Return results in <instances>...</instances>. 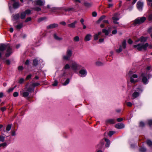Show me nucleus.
I'll use <instances>...</instances> for the list:
<instances>
[{
    "mask_svg": "<svg viewBox=\"0 0 152 152\" xmlns=\"http://www.w3.org/2000/svg\"><path fill=\"white\" fill-rule=\"evenodd\" d=\"M147 39L146 37L142 36L140 38L137 39L135 41L136 43L139 41L140 42V43L134 45L133 47L135 49L139 51L143 50H146L148 46V44L147 43L145 44H144V43L146 41Z\"/></svg>",
    "mask_w": 152,
    "mask_h": 152,
    "instance_id": "obj_1",
    "label": "nucleus"
},
{
    "mask_svg": "<svg viewBox=\"0 0 152 152\" xmlns=\"http://www.w3.org/2000/svg\"><path fill=\"white\" fill-rule=\"evenodd\" d=\"M70 65L71 68L75 72L77 71L81 68V66L75 61H71Z\"/></svg>",
    "mask_w": 152,
    "mask_h": 152,
    "instance_id": "obj_2",
    "label": "nucleus"
},
{
    "mask_svg": "<svg viewBox=\"0 0 152 152\" xmlns=\"http://www.w3.org/2000/svg\"><path fill=\"white\" fill-rule=\"evenodd\" d=\"M151 76L146 72H144L142 74L141 77L142 82L145 84L148 83V79H149Z\"/></svg>",
    "mask_w": 152,
    "mask_h": 152,
    "instance_id": "obj_3",
    "label": "nucleus"
},
{
    "mask_svg": "<svg viewBox=\"0 0 152 152\" xmlns=\"http://www.w3.org/2000/svg\"><path fill=\"white\" fill-rule=\"evenodd\" d=\"M146 20V18L144 17H139L136 19L134 21V24H140L144 22Z\"/></svg>",
    "mask_w": 152,
    "mask_h": 152,
    "instance_id": "obj_4",
    "label": "nucleus"
},
{
    "mask_svg": "<svg viewBox=\"0 0 152 152\" xmlns=\"http://www.w3.org/2000/svg\"><path fill=\"white\" fill-rule=\"evenodd\" d=\"M72 54V50L70 49H68L66 52V55L64 56L63 58L64 59L68 60L71 56Z\"/></svg>",
    "mask_w": 152,
    "mask_h": 152,
    "instance_id": "obj_5",
    "label": "nucleus"
},
{
    "mask_svg": "<svg viewBox=\"0 0 152 152\" xmlns=\"http://www.w3.org/2000/svg\"><path fill=\"white\" fill-rule=\"evenodd\" d=\"M126 47V41H124L122 43V45L120 46L118 49L116 50V51L117 53H119L121 52L123 49H125Z\"/></svg>",
    "mask_w": 152,
    "mask_h": 152,
    "instance_id": "obj_6",
    "label": "nucleus"
},
{
    "mask_svg": "<svg viewBox=\"0 0 152 152\" xmlns=\"http://www.w3.org/2000/svg\"><path fill=\"white\" fill-rule=\"evenodd\" d=\"M87 73L86 70V69H83L80 70L79 75L81 77H83L86 76Z\"/></svg>",
    "mask_w": 152,
    "mask_h": 152,
    "instance_id": "obj_7",
    "label": "nucleus"
},
{
    "mask_svg": "<svg viewBox=\"0 0 152 152\" xmlns=\"http://www.w3.org/2000/svg\"><path fill=\"white\" fill-rule=\"evenodd\" d=\"M6 48H7V50L6 53L5 54V56L6 57H8L12 53V51L11 48L9 45H8Z\"/></svg>",
    "mask_w": 152,
    "mask_h": 152,
    "instance_id": "obj_8",
    "label": "nucleus"
},
{
    "mask_svg": "<svg viewBox=\"0 0 152 152\" xmlns=\"http://www.w3.org/2000/svg\"><path fill=\"white\" fill-rule=\"evenodd\" d=\"M143 5V3L140 1H138L137 4V7L139 11H141Z\"/></svg>",
    "mask_w": 152,
    "mask_h": 152,
    "instance_id": "obj_9",
    "label": "nucleus"
},
{
    "mask_svg": "<svg viewBox=\"0 0 152 152\" xmlns=\"http://www.w3.org/2000/svg\"><path fill=\"white\" fill-rule=\"evenodd\" d=\"M35 4L39 6L43 5L45 4L44 0H36L34 1Z\"/></svg>",
    "mask_w": 152,
    "mask_h": 152,
    "instance_id": "obj_10",
    "label": "nucleus"
},
{
    "mask_svg": "<svg viewBox=\"0 0 152 152\" xmlns=\"http://www.w3.org/2000/svg\"><path fill=\"white\" fill-rule=\"evenodd\" d=\"M137 75L136 74H133L130 77V82L132 83H135L137 81L136 79H135V78H137Z\"/></svg>",
    "mask_w": 152,
    "mask_h": 152,
    "instance_id": "obj_11",
    "label": "nucleus"
},
{
    "mask_svg": "<svg viewBox=\"0 0 152 152\" xmlns=\"http://www.w3.org/2000/svg\"><path fill=\"white\" fill-rule=\"evenodd\" d=\"M8 45H6L4 44H0V52L3 51L7 47ZM1 56V53L0 52V57Z\"/></svg>",
    "mask_w": 152,
    "mask_h": 152,
    "instance_id": "obj_12",
    "label": "nucleus"
},
{
    "mask_svg": "<svg viewBox=\"0 0 152 152\" xmlns=\"http://www.w3.org/2000/svg\"><path fill=\"white\" fill-rule=\"evenodd\" d=\"M118 15L117 14H115L114 15V16L112 18V19L113 20V22L114 23L118 24V22L117 21L119 20V18L118 17H115L116 15Z\"/></svg>",
    "mask_w": 152,
    "mask_h": 152,
    "instance_id": "obj_13",
    "label": "nucleus"
},
{
    "mask_svg": "<svg viewBox=\"0 0 152 152\" xmlns=\"http://www.w3.org/2000/svg\"><path fill=\"white\" fill-rule=\"evenodd\" d=\"M91 37L92 36L91 34H87L85 37L84 40L85 41H89L91 40Z\"/></svg>",
    "mask_w": 152,
    "mask_h": 152,
    "instance_id": "obj_14",
    "label": "nucleus"
},
{
    "mask_svg": "<svg viewBox=\"0 0 152 152\" xmlns=\"http://www.w3.org/2000/svg\"><path fill=\"white\" fill-rule=\"evenodd\" d=\"M13 2H14L13 4V7L15 8H17L19 6V2L18 1L16 2H15V0H11Z\"/></svg>",
    "mask_w": 152,
    "mask_h": 152,
    "instance_id": "obj_15",
    "label": "nucleus"
},
{
    "mask_svg": "<svg viewBox=\"0 0 152 152\" xmlns=\"http://www.w3.org/2000/svg\"><path fill=\"white\" fill-rule=\"evenodd\" d=\"M115 127V128L118 129H122L124 127V124H116Z\"/></svg>",
    "mask_w": 152,
    "mask_h": 152,
    "instance_id": "obj_16",
    "label": "nucleus"
},
{
    "mask_svg": "<svg viewBox=\"0 0 152 152\" xmlns=\"http://www.w3.org/2000/svg\"><path fill=\"white\" fill-rule=\"evenodd\" d=\"M58 26V25L57 24L53 23L50 25L47 26V28H55Z\"/></svg>",
    "mask_w": 152,
    "mask_h": 152,
    "instance_id": "obj_17",
    "label": "nucleus"
},
{
    "mask_svg": "<svg viewBox=\"0 0 152 152\" xmlns=\"http://www.w3.org/2000/svg\"><path fill=\"white\" fill-rule=\"evenodd\" d=\"M102 33L101 32L99 31L98 33L97 34H95L94 36V39L95 40H97L98 39V36L99 35L101 34Z\"/></svg>",
    "mask_w": 152,
    "mask_h": 152,
    "instance_id": "obj_18",
    "label": "nucleus"
},
{
    "mask_svg": "<svg viewBox=\"0 0 152 152\" xmlns=\"http://www.w3.org/2000/svg\"><path fill=\"white\" fill-rule=\"evenodd\" d=\"M77 22L75 21L74 22L68 25V27L72 28H74L75 27V25L77 23Z\"/></svg>",
    "mask_w": 152,
    "mask_h": 152,
    "instance_id": "obj_19",
    "label": "nucleus"
},
{
    "mask_svg": "<svg viewBox=\"0 0 152 152\" xmlns=\"http://www.w3.org/2000/svg\"><path fill=\"white\" fill-rule=\"evenodd\" d=\"M139 95V94L137 92H134L132 94V97L134 99L137 97Z\"/></svg>",
    "mask_w": 152,
    "mask_h": 152,
    "instance_id": "obj_20",
    "label": "nucleus"
},
{
    "mask_svg": "<svg viewBox=\"0 0 152 152\" xmlns=\"http://www.w3.org/2000/svg\"><path fill=\"white\" fill-rule=\"evenodd\" d=\"M84 5L86 7H89L91 6L92 4L91 3L85 2L84 3Z\"/></svg>",
    "mask_w": 152,
    "mask_h": 152,
    "instance_id": "obj_21",
    "label": "nucleus"
},
{
    "mask_svg": "<svg viewBox=\"0 0 152 152\" xmlns=\"http://www.w3.org/2000/svg\"><path fill=\"white\" fill-rule=\"evenodd\" d=\"M20 93L22 94V95L24 97H27L29 95V93L27 91H25L23 92V93L22 94L21 92V91H20Z\"/></svg>",
    "mask_w": 152,
    "mask_h": 152,
    "instance_id": "obj_22",
    "label": "nucleus"
},
{
    "mask_svg": "<svg viewBox=\"0 0 152 152\" xmlns=\"http://www.w3.org/2000/svg\"><path fill=\"white\" fill-rule=\"evenodd\" d=\"M105 140L106 142V144L105 146L106 147H108L110 145V141L109 140L107 139H105Z\"/></svg>",
    "mask_w": 152,
    "mask_h": 152,
    "instance_id": "obj_23",
    "label": "nucleus"
},
{
    "mask_svg": "<svg viewBox=\"0 0 152 152\" xmlns=\"http://www.w3.org/2000/svg\"><path fill=\"white\" fill-rule=\"evenodd\" d=\"M26 15L24 12H22L20 16V18L21 19H24L25 18Z\"/></svg>",
    "mask_w": 152,
    "mask_h": 152,
    "instance_id": "obj_24",
    "label": "nucleus"
},
{
    "mask_svg": "<svg viewBox=\"0 0 152 152\" xmlns=\"http://www.w3.org/2000/svg\"><path fill=\"white\" fill-rule=\"evenodd\" d=\"M54 37L55 39L57 40H62V38L58 37L56 34L54 35Z\"/></svg>",
    "mask_w": 152,
    "mask_h": 152,
    "instance_id": "obj_25",
    "label": "nucleus"
},
{
    "mask_svg": "<svg viewBox=\"0 0 152 152\" xmlns=\"http://www.w3.org/2000/svg\"><path fill=\"white\" fill-rule=\"evenodd\" d=\"M102 32L103 33H104L106 35H108L109 34L108 31L105 29L102 30Z\"/></svg>",
    "mask_w": 152,
    "mask_h": 152,
    "instance_id": "obj_26",
    "label": "nucleus"
},
{
    "mask_svg": "<svg viewBox=\"0 0 152 152\" xmlns=\"http://www.w3.org/2000/svg\"><path fill=\"white\" fill-rule=\"evenodd\" d=\"M71 68V65L70 66L68 64H66L64 67V69H69Z\"/></svg>",
    "mask_w": 152,
    "mask_h": 152,
    "instance_id": "obj_27",
    "label": "nucleus"
},
{
    "mask_svg": "<svg viewBox=\"0 0 152 152\" xmlns=\"http://www.w3.org/2000/svg\"><path fill=\"white\" fill-rule=\"evenodd\" d=\"M38 64V60L35 59H34L33 61V64L34 66H36Z\"/></svg>",
    "mask_w": 152,
    "mask_h": 152,
    "instance_id": "obj_28",
    "label": "nucleus"
},
{
    "mask_svg": "<svg viewBox=\"0 0 152 152\" xmlns=\"http://www.w3.org/2000/svg\"><path fill=\"white\" fill-rule=\"evenodd\" d=\"M107 122L111 124H113L115 123V121L114 120L111 119L107 120Z\"/></svg>",
    "mask_w": 152,
    "mask_h": 152,
    "instance_id": "obj_29",
    "label": "nucleus"
},
{
    "mask_svg": "<svg viewBox=\"0 0 152 152\" xmlns=\"http://www.w3.org/2000/svg\"><path fill=\"white\" fill-rule=\"evenodd\" d=\"M23 27V24H19L16 26V28L18 29H20Z\"/></svg>",
    "mask_w": 152,
    "mask_h": 152,
    "instance_id": "obj_30",
    "label": "nucleus"
},
{
    "mask_svg": "<svg viewBox=\"0 0 152 152\" xmlns=\"http://www.w3.org/2000/svg\"><path fill=\"white\" fill-rule=\"evenodd\" d=\"M74 40L75 42H78L79 40V38L78 36H77L74 38Z\"/></svg>",
    "mask_w": 152,
    "mask_h": 152,
    "instance_id": "obj_31",
    "label": "nucleus"
},
{
    "mask_svg": "<svg viewBox=\"0 0 152 152\" xmlns=\"http://www.w3.org/2000/svg\"><path fill=\"white\" fill-rule=\"evenodd\" d=\"M28 91L29 92H32L34 91V88L30 87L28 89Z\"/></svg>",
    "mask_w": 152,
    "mask_h": 152,
    "instance_id": "obj_32",
    "label": "nucleus"
},
{
    "mask_svg": "<svg viewBox=\"0 0 152 152\" xmlns=\"http://www.w3.org/2000/svg\"><path fill=\"white\" fill-rule=\"evenodd\" d=\"M11 126L10 125H7V126L6 128V130L8 131H9L11 129Z\"/></svg>",
    "mask_w": 152,
    "mask_h": 152,
    "instance_id": "obj_33",
    "label": "nucleus"
},
{
    "mask_svg": "<svg viewBox=\"0 0 152 152\" xmlns=\"http://www.w3.org/2000/svg\"><path fill=\"white\" fill-rule=\"evenodd\" d=\"M147 144L150 146H152V142L150 140H148L147 141Z\"/></svg>",
    "mask_w": 152,
    "mask_h": 152,
    "instance_id": "obj_34",
    "label": "nucleus"
},
{
    "mask_svg": "<svg viewBox=\"0 0 152 152\" xmlns=\"http://www.w3.org/2000/svg\"><path fill=\"white\" fill-rule=\"evenodd\" d=\"M40 85V84L38 83H33L32 85V86H33L34 87H35L36 86H38Z\"/></svg>",
    "mask_w": 152,
    "mask_h": 152,
    "instance_id": "obj_35",
    "label": "nucleus"
},
{
    "mask_svg": "<svg viewBox=\"0 0 152 152\" xmlns=\"http://www.w3.org/2000/svg\"><path fill=\"white\" fill-rule=\"evenodd\" d=\"M95 64L96 65L98 66H101L102 64L101 62L99 61H96V62Z\"/></svg>",
    "mask_w": 152,
    "mask_h": 152,
    "instance_id": "obj_36",
    "label": "nucleus"
},
{
    "mask_svg": "<svg viewBox=\"0 0 152 152\" xmlns=\"http://www.w3.org/2000/svg\"><path fill=\"white\" fill-rule=\"evenodd\" d=\"M69 82V79H67L65 81V82L63 84V85L65 86L68 84Z\"/></svg>",
    "mask_w": 152,
    "mask_h": 152,
    "instance_id": "obj_37",
    "label": "nucleus"
},
{
    "mask_svg": "<svg viewBox=\"0 0 152 152\" xmlns=\"http://www.w3.org/2000/svg\"><path fill=\"white\" fill-rule=\"evenodd\" d=\"M31 11L29 10H27L25 11L24 12L26 15H29L31 13Z\"/></svg>",
    "mask_w": 152,
    "mask_h": 152,
    "instance_id": "obj_38",
    "label": "nucleus"
},
{
    "mask_svg": "<svg viewBox=\"0 0 152 152\" xmlns=\"http://www.w3.org/2000/svg\"><path fill=\"white\" fill-rule=\"evenodd\" d=\"M114 133L115 132L113 131H110L109 132L108 135L111 137Z\"/></svg>",
    "mask_w": 152,
    "mask_h": 152,
    "instance_id": "obj_39",
    "label": "nucleus"
},
{
    "mask_svg": "<svg viewBox=\"0 0 152 152\" xmlns=\"http://www.w3.org/2000/svg\"><path fill=\"white\" fill-rule=\"evenodd\" d=\"M18 93L17 92H14L13 94V96L15 97H16L18 95Z\"/></svg>",
    "mask_w": 152,
    "mask_h": 152,
    "instance_id": "obj_40",
    "label": "nucleus"
},
{
    "mask_svg": "<svg viewBox=\"0 0 152 152\" xmlns=\"http://www.w3.org/2000/svg\"><path fill=\"white\" fill-rule=\"evenodd\" d=\"M146 150V149L143 147L141 148L140 149V151L142 152H144Z\"/></svg>",
    "mask_w": 152,
    "mask_h": 152,
    "instance_id": "obj_41",
    "label": "nucleus"
},
{
    "mask_svg": "<svg viewBox=\"0 0 152 152\" xmlns=\"http://www.w3.org/2000/svg\"><path fill=\"white\" fill-rule=\"evenodd\" d=\"M13 17L15 19H17L19 18V15L18 14H17L14 15Z\"/></svg>",
    "mask_w": 152,
    "mask_h": 152,
    "instance_id": "obj_42",
    "label": "nucleus"
},
{
    "mask_svg": "<svg viewBox=\"0 0 152 152\" xmlns=\"http://www.w3.org/2000/svg\"><path fill=\"white\" fill-rule=\"evenodd\" d=\"M31 20V17H28L26 19V20L25 22H28V21H29L30 20Z\"/></svg>",
    "mask_w": 152,
    "mask_h": 152,
    "instance_id": "obj_43",
    "label": "nucleus"
},
{
    "mask_svg": "<svg viewBox=\"0 0 152 152\" xmlns=\"http://www.w3.org/2000/svg\"><path fill=\"white\" fill-rule=\"evenodd\" d=\"M73 1L76 3H81L82 2L81 0H73Z\"/></svg>",
    "mask_w": 152,
    "mask_h": 152,
    "instance_id": "obj_44",
    "label": "nucleus"
},
{
    "mask_svg": "<svg viewBox=\"0 0 152 152\" xmlns=\"http://www.w3.org/2000/svg\"><path fill=\"white\" fill-rule=\"evenodd\" d=\"M74 11L75 10L73 8H69L68 9H67V10H66V11Z\"/></svg>",
    "mask_w": 152,
    "mask_h": 152,
    "instance_id": "obj_45",
    "label": "nucleus"
},
{
    "mask_svg": "<svg viewBox=\"0 0 152 152\" xmlns=\"http://www.w3.org/2000/svg\"><path fill=\"white\" fill-rule=\"evenodd\" d=\"M4 137L2 136H0V141L3 142L4 140Z\"/></svg>",
    "mask_w": 152,
    "mask_h": 152,
    "instance_id": "obj_46",
    "label": "nucleus"
},
{
    "mask_svg": "<svg viewBox=\"0 0 152 152\" xmlns=\"http://www.w3.org/2000/svg\"><path fill=\"white\" fill-rule=\"evenodd\" d=\"M148 124L150 126H152V120H149L148 121Z\"/></svg>",
    "mask_w": 152,
    "mask_h": 152,
    "instance_id": "obj_47",
    "label": "nucleus"
},
{
    "mask_svg": "<svg viewBox=\"0 0 152 152\" xmlns=\"http://www.w3.org/2000/svg\"><path fill=\"white\" fill-rule=\"evenodd\" d=\"M58 84V82L56 80H55L54 81V83L53 84V86H57Z\"/></svg>",
    "mask_w": 152,
    "mask_h": 152,
    "instance_id": "obj_48",
    "label": "nucleus"
},
{
    "mask_svg": "<svg viewBox=\"0 0 152 152\" xmlns=\"http://www.w3.org/2000/svg\"><path fill=\"white\" fill-rule=\"evenodd\" d=\"M34 10L37 11H39L41 10V9L39 7H36L34 8Z\"/></svg>",
    "mask_w": 152,
    "mask_h": 152,
    "instance_id": "obj_49",
    "label": "nucleus"
},
{
    "mask_svg": "<svg viewBox=\"0 0 152 152\" xmlns=\"http://www.w3.org/2000/svg\"><path fill=\"white\" fill-rule=\"evenodd\" d=\"M7 145V144L6 143H4L2 144H0V147L1 146L6 147Z\"/></svg>",
    "mask_w": 152,
    "mask_h": 152,
    "instance_id": "obj_50",
    "label": "nucleus"
},
{
    "mask_svg": "<svg viewBox=\"0 0 152 152\" xmlns=\"http://www.w3.org/2000/svg\"><path fill=\"white\" fill-rule=\"evenodd\" d=\"M92 15L94 17H95L97 16V13L95 12H93L92 13Z\"/></svg>",
    "mask_w": 152,
    "mask_h": 152,
    "instance_id": "obj_51",
    "label": "nucleus"
},
{
    "mask_svg": "<svg viewBox=\"0 0 152 152\" xmlns=\"http://www.w3.org/2000/svg\"><path fill=\"white\" fill-rule=\"evenodd\" d=\"M113 6V4L111 3H108V8H110Z\"/></svg>",
    "mask_w": 152,
    "mask_h": 152,
    "instance_id": "obj_52",
    "label": "nucleus"
},
{
    "mask_svg": "<svg viewBox=\"0 0 152 152\" xmlns=\"http://www.w3.org/2000/svg\"><path fill=\"white\" fill-rule=\"evenodd\" d=\"M126 104L127 106L129 107H131L132 105V103L130 102H127L126 103Z\"/></svg>",
    "mask_w": 152,
    "mask_h": 152,
    "instance_id": "obj_53",
    "label": "nucleus"
},
{
    "mask_svg": "<svg viewBox=\"0 0 152 152\" xmlns=\"http://www.w3.org/2000/svg\"><path fill=\"white\" fill-rule=\"evenodd\" d=\"M6 109V108L5 107H3L1 108V110L2 112L5 111Z\"/></svg>",
    "mask_w": 152,
    "mask_h": 152,
    "instance_id": "obj_54",
    "label": "nucleus"
},
{
    "mask_svg": "<svg viewBox=\"0 0 152 152\" xmlns=\"http://www.w3.org/2000/svg\"><path fill=\"white\" fill-rule=\"evenodd\" d=\"M24 81V79L23 78H21L19 80V83H22Z\"/></svg>",
    "mask_w": 152,
    "mask_h": 152,
    "instance_id": "obj_55",
    "label": "nucleus"
},
{
    "mask_svg": "<svg viewBox=\"0 0 152 152\" xmlns=\"http://www.w3.org/2000/svg\"><path fill=\"white\" fill-rule=\"evenodd\" d=\"M31 75H28L26 78V80H28L30 79L31 77Z\"/></svg>",
    "mask_w": 152,
    "mask_h": 152,
    "instance_id": "obj_56",
    "label": "nucleus"
},
{
    "mask_svg": "<svg viewBox=\"0 0 152 152\" xmlns=\"http://www.w3.org/2000/svg\"><path fill=\"white\" fill-rule=\"evenodd\" d=\"M14 88H10L8 90V92H10L12 91L13 90Z\"/></svg>",
    "mask_w": 152,
    "mask_h": 152,
    "instance_id": "obj_57",
    "label": "nucleus"
},
{
    "mask_svg": "<svg viewBox=\"0 0 152 152\" xmlns=\"http://www.w3.org/2000/svg\"><path fill=\"white\" fill-rule=\"evenodd\" d=\"M148 19L149 20L151 21L152 20V14H151L149 15Z\"/></svg>",
    "mask_w": 152,
    "mask_h": 152,
    "instance_id": "obj_58",
    "label": "nucleus"
},
{
    "mask_svg": "<svg viewBox=\"0 0 152 152\" xmlns=\"http://www.w3.org/2000/svg\"><path fill=\"white\" fill-rule=\"evenodd\" d=\"M128 42L129 44H132L133 43L131 39H129Z\"/></svg>",
    "mask_w": 152,
    "mask_h": 152,
    "instance_id": "obj_59",
    "label": "nucleus"
},
{
    "mask_svg": "<svg viewBox=\"0 0 152 152\" xmlns=\"http://www.w3.org/2000/svg\"><path fill=\"white\" fill-rule=\"evenodd\" d=\"M144 125V124L143 122H141L140 123V126L141 127L143 126Z\"/></svg>",
    "mask_w": 152,
    "mask_h": 152,
    "instance_id": "obj_60",
    "label": "nucleus"
},
{
    "mask_svg": "<svg viewBox=\"0 0 152 152\" xmlns=\"http://www.w3.org/2000/svg\"><path fill=\"white\" fill-rule=\"evenodd\" d=\"M117 32L116 30H114L112 31V34H115Z\"/></svg>",
    "mask_w": 152,
    "mask_h": 152,
    "instance_id": "obj_61",
    "label": "nucleus"
},
{
    "mask_svg": "<svg viewBox=\"0 0 152 152\" xmlns=\"http://www.w3.org/2000/svg\"><path fill=\"white\" fill-rule=\"evenodd\" d=\"M105 18V16H102V17H101L100 19H99V20H101L104 19Z\"/></svg>",
    "mask_w": 152,
    "mask_h": 152,
    "instance_id": "obj_62",
    "label": "nucleus"
},
{
    "mask_svg": "<svg viewBox=\"0 0 152 152\" xmlns=\"http://www.w3.org/2000/svg\"><path fill=\"white\" fill-rule=\"evenodd\" d=\"M117 120L118 122H121L123 120V119L122 118H118Z\"/></svg>",
    "mask_w": 152,
    "mask_h": 152,
    "instance_id": "obj_63",
    "label": "nucleus"
},
{
    "mask_svg": "<svg viewBox=\"0 0 152 152\" xmlns=\"http://www.w3.org/2000/svg\"><path fill=\"white\" fill-rule=\"evenodd\" d=\"M104 41V39H100L99 40V42L100 43Z\"/></svg>",
    "mask_w": 152,
    "mask_h": 152,
    "instance_id": "obj_64",
    "label": "nucleus"
}]
</instances>
